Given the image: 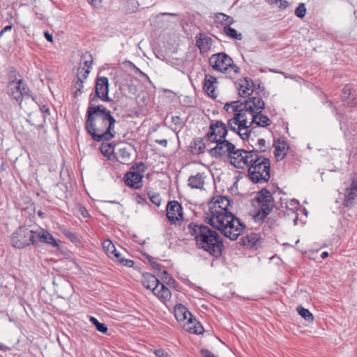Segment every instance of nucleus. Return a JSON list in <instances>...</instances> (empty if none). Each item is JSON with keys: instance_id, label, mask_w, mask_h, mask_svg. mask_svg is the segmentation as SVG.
<instances>
[{"instance_id": "nucleus-4", "label": "nucleus", "mask_w": 357, "mask_h": 357, "mask_svg": "<svg viewBox=\"0 0 357 357\" xmlns=\"http://www.w3.org/2000/svg\"><path fill=\"white\" fill-rule=\"evenodd\" d=\"M256 158L248 167V176L253 183H266L271 177L270 160L257 153Z\"/></svg>"}, {"instance_id": "nucleus-45", "label": "nucleus", "mask_w": 357, "mask_h": 357, "mask_svg": "<svg viewBox=\"0 0 357 357\" xmlns=\"http://www.w3.org/2000/svg\"><path fill=\"white\" fill-rule=\"evenodd\" d=\"M119 155L121 158L120 162L121 163L124 164L129 161L130 153L126 148L120 149L119 151Z\"/></svg>"}, {"instance_id": "nucleus-60", "label": "nucleus", "mask_w": 357, "mask_h": 357, "mask_svg": "<svg viewBox=\"0 0 357 357\" xmlns=\"http://www.w3.org/2000/svg\"><path fill=\"white\" fill-rule=\"evenodd\" d=\"M99 97L96 96V93H95V95L91 94L89 97V106H96L93 103L98 101V99Z\"/></svg>"}, {"instance_id": "nucleus-23", "label": "nucleus", "mask_w": 357, "mask_h": 357, "mask_svg": "<svg viewBox=\"0 0 357 357\" xmlns=\"http://www.w3.org/2000/svg\"><path fill=\"white\" fill-rule=\"evenodd\" d=\"M39 239L42 243H45L54 248L59 247V244L54 236L46 230L36 231V240Z\"/></svg>"}, {"instance_id": "nucleus-39", "label": "nucleus", "mask_w": 357, "mask_h": 357, "mask_svg": "<svg viewBox=\"0 0 357 357\" xmlns=\"http://www.w3.org/2000/svg\"><path fill=\"white\" fill-rule=\"evenodd\" d=\"M190 324L192 325V326H190L188 329V331H189L190 333L197 334V335H200L204 333V329L203 326H202V324L199 322H198L196 320L195 318L193 317V322H192V324Z\"/></svg>"}, {"instance_id": "nucleus-8", "label": "nucleus", "mask_w": 357, "mask_h": 357, "mask_svg": "<svg viewBox=\"0 0 357 357\" xmlns=\"http://www.w3.org/2000/svg\"><path fill=\"white\" fill-rule=\"evenodd\" d=\"M146 170L145 164L142 162L133 164L130 170L124 175L125 184L131 188L139 190L143 186V174Z\"/></svg>"}, {"instance_id": "nucleus-54", "label": "nucleus", "mask_w": 357, "mask_h": 357, "mask_svg": "<svg viewBox=\"0 0 357 357\" xmlns=\"http://www.w3.org/2000/svg\"><path fill=\"white\" fill-rule=\"evenodd\" d=\"M266 142L264 139H259L257 141V145L259 146V149H257L258 151V153H264L266 151Z\"/></svg>"}, {"instance_id": "nucleus-57", "label": "nucleus", "mask_w": 357, "mask_h": 357, "mask_svg": "<svg viewBox=\"0 0 357 357\" xmlns=\"http://www.w3.org/2000/svg\"><path fill=\"white\" fill-rule=\"evenodd\" d=\"M136 202L139 204L146 205L148 204L145 195L136 193Z\"/></svg>"}, {"instance_id": "nucleus-21", "label": "nucleus", "mask_w": 357, "mask_h": 357, "mask_svg": "<svg viewBox=\"0 0 357 357\" xmlns=\"http://www.w3.org/2000/svg\"><path fill=\"white\" fill-rule=\"evenodd\" d=\"M142 282L143 286L151 289L153 293L156 291V289L160 284V280L153 274L149 273H144L142 275Z\"/></svg>"}, {"instance_id": "nucleus-34", "label": "nucleus", "mask_w": 357, "mask_h": 357, "mask_svg": "<svg viewBox=\"0 0 357 357\" xmlns=\"http://www.w3.org/2000/svg\"><path fill=\"white\" fill-rule=\"evenodd\" d=\"M100 150L101 153L107 157L108 159H111L112 157L114 155V146H112V144L109 143H102L101 146L100 147Z\"/></svg>"}, {"instance_id": "nucleus-43", "label": "nucleus", "mask_w": 357, "mask_h": 357, "mask_svg": "<svg viewBox=\"0 0 357 357\" xmlns=\"http://www.w3.org/2000/svg\"><path fill=\"white\" fill-rule=\"evenodd\" d=\"M83 83H84V81L82 79V77L79 76H77V80L73 85V88H74L75 89V91H74V96H73L74 98H76L79 94H81L82 93V90L84 88Z\"/></svg>"}, {"instance_id": "nucleus-9", "label": "nucleus", "mask_w": 357, "mask_h": 357, "mask_svg": "<svg viewBox=\"0 0 357 357\" xmlns=\"http://www.w3.org/2000/svg\"><path fill=\"white\" fill-rule=\"evenodd\" d=\"M208 141L216 144L215 146L207 150L211 156L216 159L226 155L229 159V155H232L236 149V146L227 139L218 138V139Z\"/></svg>"}, {"instance_id": "nucleus-32", "label": "nucleus", "mask_w": 357, "mask_h": 357, "mask_svg": "<svg viewBox=\"0 0 357 357\" xmlns=\"http://www.w3.org/2000/svg\"><path fill=\"white\" fill-rule=\"evenodd\" d=\"M239 114H234V117L229 119L227 121V128L230 130L234 132L235 133L238 134L239 135V133H242L243 130L238 131L239 128Z\"/></svg>"}, {"instance_id": "nucleus-31", "label": "nucleus", "mask_w": 357, "mask_h": 357, "mask_svg": "<svg viewBox=\"0 0 357 357\" xmlns=\"http://www.w3.org/2000/svg\"><path fill=\"white\" fill-rule=\"evenodd\" d=\"M243 105V102L241 100L227 102L224 105V109L229 114H235L240 111Z\"/></svg>"}, {"instance_id": "nucleus-41", "label": "nucleus", "mask_w": 357, "mask_h": 357, "mask_svg": "<svg viewBox=\"0 0 357 357\" xmlns=\"http://www.w3.org/2000/svg\"><path fill=\"white\" fill-rule=\"evenodd\" d=\"M114 261H118L121 265L126 267H132L134 265V261L131 259H126L124 257H121V254L119 252L114 255Z\"/></svg>"}, {"instance_id": "nucleus-27", "label": "nucleus", "mask_w": 357, "mask_h": 357, "mask_svg": "<svg viewBox=\"0 0 357 357\" xmlns=\"http://www.w3.org/2000/svg\"><path fill=\"white\" fill-rule=\"evenodd\" d=\"M252 116L251 124H256L259 127H267L271 124V119L266 115L262 114V112H255L251 114Z\"/></svg>"}, {"instance_id": "nucleus-37", "label": "nucleus", "mask_w": 357, "mask_h": 357, "mask_svg": "<svg viewBox=\"0 0 357 357\" xmlns=\"http://www.w3.org/2000/svg\"><path fill=\"white\" fill-rule=\"evenodd\" d=\"M224 32L231 38L238 40H241L243 38L242 34L241 33H238L235 29L231 28V25L225 26Z\"/></svg>"}, {"instance_id": "nucleus-18", "label": "nucleus", "mask_w": 357, "mask_h": 357, "mask_svg": "<svg viewBox=\"0 0 357 357\" xmlns=\"http://www.w3.org/2000/svg\"><path fill=\"white\" fill-rule=\"evenodd\" d=\"M325 103L327 104L329 107H332L333 111L335 113V114L339 116L338 120L340 121V129L344 131L345 136L349 139H351V137H350V135L354 137L356 135L355 130L352 129L350 130L351 128H349L348 124L343 121V116L341 114H340L337 107L333 105V102L332 101L327 100H326Z\"/></svg>"}, {"instance_id": "nucleus-56", "label": "nucleus", "mask_w": 357, "mask_h": 357, "mask_svg": "<svg viewBox=\"0 0 357 357\" xmlns=\"http://www.w3.org/2000/svg\"><path fill=\"white\" fill-rule=\"evenodd\" d=\"M89 73H90V70H88V69L85 70L84 68H79L77 70V76L81 77L84 81V79H86Z\"/></svg>"}, {"instance_id": "nucleus-58", "label": "nucleus", "mask_w": 357, "mask_h": 357, "mask_svg": "<svg viewBox=\"0 0 357 357\" xmlns=\"http://www.w3.org/2000/svg\"><path fill=\"white\" fill-rule=\"evenodd\" d=\"M200 353L202 357H216L213 353L206 349H202Z\"/></svg>"}, {"instance_id": "nucleus-1", "label": "nucleus", "mask_w": 357, "mask_h": 357, "mask_svg": "<svg viewBox=\"0 0 357 357\" xmlns=\"http://www.w3.org/2000/svg\"><path fill=\"white\" fill-rule=\"evenodd\" d=\"M233 200L225 196L214 197L209 206L211 216L206 222L220 231L225 237L234 241L242 234L245 225L229 211Z\"/></svg>"}, {"instance_id": "nucleus-42", "label": "nucleus", "mask_w": 357, "mask_h": 357, "mask_svg": "<svg viewBox=\"0 0 357 357\" xmlns=\"http://www.w3.org/2000/svg\"><path fill=\"white\" fill-rule=\"evenodd\" d=\"M172 122L174 125L172 130L174 132H179L185 126V123L183 119L178 116H174L172 117Z\"/></svg>"}, {"instance_id": "nucleus-22", "label": "nucleus", "mask_w": 357, "mask_h": 357, "mask_svg": "<svg viewBox=\"0 0 357 357\" xmlns=\"http://www.w3.org/2000/svg\"><path fill=\"white\" fill-rule=\"evenodd\" d=\"M357 197V183L354 178H352L351 185L346 188L344 195V205L349 206L353 204L356 197Z\"/></svg>"}, {"instance_id": "nucleus-49", "label": "nucleus", "mask_w": 357, "mask_h": 357, "mask_svg": "<svg viewBox=\"0 0 357 357\" xmlns=\"http://www.w3.org/2000/svg\"><path fill=\"white\" fill-rule=\"evenodd\" d=\"M82 59H84V65L86 67V69L89 70L91 68L93 63V57L91 54L85 52L82 56Z\"/></svg>"}, {"instance_id": "nucleus-19", "label": "nucleus", "mask_w": 357, "mask_h": 357, "mask_svg": "<svg viewBox=\"0 0 357 357\" xmlns=\"http://www.w3.org/2000/svg\"><path fill=\"white\" fill-rule=\"evenodd\" d=\"M216 83L217 78L209 74L205 75L203 89L207 95L213 99L216 98L218 96L215 92L217 88L215 86Z\"/></svg>"}, {"instance_id": "nucleus-55", "label": "nucleus", "mask_w": 357, "mask_h": 357, "mask_svg": "<svg viewBox=\"0 0 357 357\" xmlns=\"http://www.w3.org/2000/svg\"><path fill=\"white\" fill-rule=\"evenodd\" d=\"M64 236L70 239L72 242H77L78 241L77 235L75 233L71 232L68 230H64L63 231Z\"/></svg>"}, {"instance_id": "nucleus-20", "label": "nucleus", "mask_w": 357, "mask_h": 357, "mask_svg": "<svg viewBox=\"0 0 357 357\" xmlns=\"http://www.w3.org/2000/svg\"><path fill=\"white\" fill-rule=\"evenodd\" d=\"M174 315L178 321H186L188 324H192L193 315L182 304H177L174 308Z\"/></svg>"}, {"instance_id": "nucleus-61", "label": "nucleus", "mask_w": 357, "mask_h": 357, "mask_svg": "<svg viewBox=\"0 0 357 357\" xmlns=\"http://www.w3.org/2000/svg\"><path fill=\"white\" fill-rule=\"evenodd\" d=\"M13 28V24H9L6 26L3 29L0 31V38L2 37L4 33L6 31H10Z\"/></svg>"}, {"instance_id": "nucleus-48", "label": "nucleus", "mask_w": 357, "mask_h": 357, "mask_svg": "<svg viewBox=\"0 0 357 357\" xmlns=\"http://www.w3.org/2000/svg\"><path fill=\"white\" fill-rule=\"evenodd\" d=\"M306 13V8L305 6V3H301L296 8L294 11V14L296 17L299 18H303Z\"/></svg>"}, {"instance_id": "nucleus-52", "label": "nucleus", "mask_w": 357, "mask_h": 357, "mask_svg": "<svg viewBox=\"0 0 357 357\" xmlns=\"http://www.w3.org/2000/svg\"><path fill=\"white\" fill-rule=\"evenodd\" d=\"M17 73L15 68H13L9 73V86H12L19 80L17 78Z\"/></svg>"}, {"instance_id": "nucleus-5", "label": "nucleus", "mask_w": 357, "mask_h": 357, "mask_svg": "<svg viewBox=\"0 0 357 357\" xmlns=\"http://www.w3.org/2000/svg\"><path fill=\"white\" fill-rule=\"evenodd\" d=\"M254 200L257 205L253 211V218L257 222H263L275 206L274 198L268 190L263 188L257 192Z\"/></svg>"}, {"instance_id": "nucleus-7", "label": "nucleus", "mask_w": 357, "mask_h": 357, "mask_svg": "<svg viewBox=\"0 0 357 357\" xmlns=\"http://www.w3.org/2000/svg\"><path fill=\"white\" fill-rule=\"evenodd\" d=\"M36 231L30 229L25 226L20 227L10 237L11 245L16 248L22 249L30 245H34Z\"/></svg>"}, {"instance_id": "nucleus-40", "label": "nucleus", "mask_w": 357, "mask_h": 357, "mask_svg": "<svg viewBox=\"0 0 357 357\" xmlns=\"http://www.w3.org/2000/svg\"><path fill=\"white\" fill-rule=\"evenodd\" d=\"M298 313L307 321L312 322L314 320L313 314L306 308L302 306H298L296 308Z\"/></svg>"}, {"instance_id": "nucleus-2", "label": "nucleus", "mask_w": 357, "mask_h": 357, "mask_svg": "<svg viewBox=\"0 0 357 357\" xmlns=\"http://www.w3.org/2000/svg\"><path fill=\"white\" fill-rule=\"evenodd\" d=\"M116 119L105 106H89L86 114L85 129L96 142H107L115 136Z\"/></svg>"}, {"instance_id": "nucleus-64", "label": "nucleus", "mask_w": 357, "mask_h": 357, "mask_svg": "<svg viewBox=\"0 0 357 357\" xmlns=\"http://www.w3.org/2000/svg\"><path fill=\"white\" fill-rule=\"evenodd\" d=\"M40 110L42 113H45L48 115L50 114V109L47 105H42L40 107Z\"/></svg>"}, {"instance_id": "nucleus-62", "label": "nucleus", "mask_w": 357, "mask_h": 357, "mask_svg": "<svg viewBox=\"0 0 357 357\" xmlns=\"http://www.w3.org/2000/svg\"><path fill=\"white\" fill-rule=\"evenodd\" d=\"M278 4V7L280 8L284 9L288 6L289 3L286 0H280Z\"/></svg>"}, {"instance_id": "nucleus-13", "label": "nucleus", "mask_w": 357, "mask_h": 357, "mask_svg": "<svg viewBox=\"0 0 357 357\" xmlns=\"http://www.w3.org/2000/svg\"><path fill=\"white\" fill-rule=\"evenodd\" d=\"M167 217L172 225H176L183 220V208L177 201H170L167 205Z\"/></svg>"}, {"instance_id": "nucleus-15", "label": "nucleus", "mask_w": 357, "mask_h": 357, "mask_svg": "<svg viewBox=\"0 0 357 357\" xmlns=\"http://www.w3.org/2000/svg\"><path fill=\"white\" fill-rule=\"evenodd\" d=\"M262 97L250 96L248 99L243 102L244 108L249 110L250 114L255 112H263L265 109V102L261 98Z\"/></svg>"}, {"instance_id": "nucleus-59", "label": "nucleus", "mask_w": 357, "mask_h": 357, "mask_svg": "<svg viewBox=\"0 0 357 357\" xmlns=\"http://www.w3.org/2000/svg\"><path fill=\"white\" fill-rule=\"evenodd\" d=\"M157 357H167V353L165 351V350L162 349H156L154 352Z\"/></svg>"}, {"instance_id": "nucleus-14", "label": "nucleus", "mask_w": 357, "mask_h": 357, "mask_svg": "<svg viewBox=\"0 0 357 357\" xmlns=\"http://www.w3.org/2000/svg\"><path fill=\"white\" fill-rule=\"evenodd\" d=\"M95 92L96 96L102 101L109 102L108 96L109 80L106 77H98L96 81Z\"/></svg>"}, {"instance_id": "nucleus-10", "label": "nucleus", "mask_w": 357, "mask_h": 357, "mask_svg": "<svg viewBox=\"0 0 357 357\" xmlns=\"http://www.w3.org/2000/svg\"><path fill=\"white\" fill-rule=\"evenodd\" d=\"M228 134L227 125L222 121L211 120L208 130L204 135L206 140L226 139Z\"/></svg>"}, {"instance_id": "nucleus-16", "label": "nucleus", "mask_w": 357, "mask_h": 357, "mask_svg": "<svg viewBox=\"0 0 357 357\" xmlns=\"http://www.w3.org/2000/svg\"><path fill=\"white\" fill-rule=\"evenodd\" d=\"M254 86V82L249 77L239 79L237 87L238 95L243 98L250 97L255 91Z\"/></svg>"}, {"instance_id": "nucleus-50", "label": "nucleus", "mask_w": 357, "mask_h": 357, "mask_svg": "<svg viewBox=\"0 0 357 357\" xmlns=\"http://www.w3.org/2000/svg\"><path fill=\"white\" fill-rule=\"evenodd\" d=\"M102 245L107 255H110V252H116V248L111 241L107 240L102 243Z\"/></svg>"}, {"instance_id": "nucleus-29", "label": "nucleus", "mask_w": 357, "mask_h": 357, "mask_svg": "<svg viewBox=\"0 0 357 357\" xmlns=\"http://www.w3.org/2000/svg\"><path fill=\"white\" fill-rule=\"evenodd\" d=\"M204 140H206L204 137L194 139L193 144L190 146L192 154L200 155L204 153L206 146Z\"/></svg>"}, {"instance_id": "nucleus-46", "label": "nucleus", "mask_w": 357, "mask_h": 357, "mask_svg": "<svg viewBox=\"0 0 357 357\" xmlns=\"http://www.w3.org/2000/svg\"><path fill=\"white\" fill-rule=\"evenodd\" d=\"M161 275L162 276V280H164L167 284L172 286L173 287H176V284H177L176 281L167 271H163Z\"/></svg>"}, {"instance_id": "nucleus-26", "label": "nucleus", "mask_w": 357, "mask_h": 357, "mask_svg": "<svg viewBox=\"0 0 357 357\" xmlns=\"http://www.w3.org/2000/svg\"><path fill=\"white\" fill-rule=\"evenodd\" d=\"M205 178L204 173L199 172L189 177L188 185L192 189H202L205 183Z\"/></svg>"}, {"instance_id": "nucleus-3", "label": "nucleus", "mask_w": 357, "mask_h": 357, "mask_svg": "<svg viewBox=\"0 0 357 357\" xmlns=\"http://www.w3.org/2000/svg\"><path fill=\"white\" fill-rule=\"evenodd\" d=\"M188 232L195 237L197 247L207 252L215 258L222 255L224 244L218 232L208 226L190 222L188 225Z\"/></svg>"}, {"instance_id": "nucleus-30", "label": "nucleus", "mask_w": 357, "mask_h": 357, "mask_svg": "<svg viewBox=\"0 0 357 357\" xmlns=\"http://www.w3.org/2000/svg\"><path fill=\"white\" fill-rule=\"evenodd\" d=\"M159 285H160V289H156V291L153 292V294L162 302L169 301L172 296L170 290L163 283L160 282Z\"/></svg>"}, {"instance_id": "nucleus-44", "label": "nucleus", "mask_w": 357, "mask_h": 357, "mask_svg": "<svg viewBox=\"0 0 357 357\" xmlns=\"http://www.w3.org/2000/svg\"><path fill=\"white\" fill-rule=\"evenodd\" d=\"M90 321L96 326V328L98 331L102 334H105L107 332L108 329L107 326L103 323L99 322L96 317H91Z\"/></svg>"}, {"instance_id": "nucleus-51", "label": "nucleus", "mask_w": 357, "mask_h": 357, "mask_svg": "<svg viewBox=\"0 0 357 357\" xmlns=\"http://www.w3.org/2000/svg\"><path fill=\"white\" fill-rule=\"evenodd\" d=\"M146 258L149 260V264L153 269L160 271L162 266L154 260V258L149 255H146Z\"/></svg>"}, {"instance_id": "nucleus-33", "label": "nucleus", "mask_w": 357, "mask_h": 357, "mask_svg": "<svg viewBox=\"0 0 357 357\" xmlns=\"http://www.w3.org/2000/svg\"><path fill=\"white\" fill-rule=\"evenodd\" d=\"M246 112H249V110H246V108H244V105H243V107L240 109V111H238V112L236 113L240 114V117L238 119L240 121L238 128L239 132L241 130H243V129H246L247 124H248L245 114Z\"/></svg>"}, {"instance_id": "nucleus-38", "label": "nucleus", "mask_w": 357, "mask_h": 357, "mask_svg": "<svg viewBox=\"0 0 357 357\" xmlns=\"http://www.w3.org/2000/svg\"><path fill=\"white\" fill-rule=\"evenodd\" d=\"M215 17L217 21L221 24H225V26L231 25L234 23V20L225 13H217Z\"/></svg>"}, {"instance_id": "nucleus-12", "label": "nucleus", "mask_w": 357, "mask_h": 357, "mask_svg": "<svg viewBox=\"0 0 357 357\" xmlns=\"http://www.w3.org/2000/svg\"><path fill=\"white\" fill-rule=\"evenodd\" d=\"M209 64L213 70L225 73L232 64V59L225 52H219L210 57Z\"/></svg>"}, {"instance_id": "nucleus-63", "label": "nucleus", "mask_w": 357, "mask_h": 357, "mask_svg": "<svg viewBox=\"0 0 357 357\" xmlns=\"http://www.w3.org/2000/svg\"><path fill=\"white\" fill-rule=\"evenodd\" d=\"M79 211H80L81 215H82L84 218H89V217H90V215H89V212L87 211V210L86 209V208H84V207H81V208H79Z\"/></svg>"}, {"instance_id": "nucleus-17", "label": "nucleus", "mask_w": 357, "mask_h": 357, "mask_svg": "<svg viewBox=\"0 0 357 357\" xmlns=\"http://www.w3.org/2000/svg\"><path fill=\"white\" fill-rule=\"evenodd\" d=\"M196 45L201 53L207 52L213 45V39L204 33H199L195 36Z\"/></svg>"}, {"instance_id": "nucleus-25", "label": "nucleus", "mask_w": 357, "mask_h": 357, "mask_svg": "<svg viewBox=\"0 0 357 357\" xmlns=\"http://www.w3.org/2000/svg\"><path fill=\"white\" fill-rule=\"evenodd\" d=\"M342 99L344 106L354 107L356 105L355 102V96L352 93V89L348 84L344 86L342 89Z\"/></svg>"}, {"instance_id": "nucleus-6", "label": "nucleus", "mask_w": 357, "mask_h": 357, "mask_svg": "<svg viewBox=\"0 0 357 357\" xmlns=\"http://www.w3.org/2000/svg\"><path fill=\"white\" fill-rule=\"evenodd\" d=\"M257 150L252 144H249L248 149H236L232 155H229V162L237 169H245L249 166L251 161L254 162Z\"/></svg>"}, {"instance_id": "nucleus-28", "label": "nucleus", "mask_w": 357, "mask_h": 357, "mask_svg": "<svg viewBox=\"0 0 357 357\" xmlns=\"http://www.w3.org/2000/svg\"><path fill=\"white\" fill-rule=\"evenodd\" d=\"M260 238L258 234L255 233H250V234L243 236L241 238L240 243L241 245L247 246L248 248H253L259 245Z\"/></svg>"}, {"instance_id": "nucleus-35", "label": "nucleus", "mask_w": 357, "mask_h": 357, "mask_svg": "<svg viewBox=\"0 0 357 357\" xmlns=\"http://www.w3.org/2000/svg\"><path fill=\"white\" fill-rule=\"evenodd\" d=\"M123 5L126 13H133L138 8V3L136 0H123Z\"/></svg>"}, {"instance_id": "nucleus-24", "label": "nucleus", "mask_w": 357, "mask_h": 357, "mask_svg": "<svg viewBox=\"0 0 357 357\" xmlns=\"http://www.w3.org/2000/svg\"><path fill=\"white\" fill-rule=\"evenodd\" d=\"M273 146L275 148V157L278 160H282L287 155L285 152L286 147L289 148L287 142L279 138L277 140H274Z\"/></svg>"}, {"instance_id": "nucleus-36", "label": "nucleus", "mask_w": 357, "mask_h": 357, "mask_svg": "<svg viewBox=\"0 0 357 357\" xmlns=\"http://www.w3.org/2000/svg\"><path fill=\"white\" fill-rule=\"evenodd\" d=\"M252 125L253 124H251L250 121L248 124H247L246 129H243L242 133H239V136L242 139V140H248L252 137V135L256 137L255 128H252Z\"/></svg>"}, {"instance_id": "nucleus-11", "label": "nucleus", "mask_w": 357, "mask_h": 357, "mask_svg": "<svg viewBox=\"0 0 357 357\" xmlns=\"http://www.w3.org/2000/svg\"><path fill=\"white\" fill-rule=\"evenodd\" d=\"M9 87L10 92L8 93L10 96L15 100L17 102L21 103L24 96H30L33 101L38 103L36 97L31 94V90L29 89L28 85L23 81V79H20L15 83V84Z\"/></svg>"}, {"instance_id": "nucleus-47", "label": "nucleus", "mask_w": 357, "mask_h": 357, "mask_svg": "<svg viewBox=\"0 0 357 357\" xmlns=\"http://www.w3.org/2000/svg\"><path fill=\"white\" fill-rule=\"evenodd\" d=\"M255 93L258 96H261V97H264V98H266L268 96L269 93L268 92L266 91H265V88L264 86H261V84H258L257 85H256L255 84V86H253Z\"/></svg>"}, {"instance_id": "nucleus-53", "label": "nucleus", "mask_w": 357, "mask_h": 357, "mask_svg": "<svg viewBox=\"0 0 357 357\" xmlns=\"http://www.w3.org/2000/svg\"><path fill=\"white\" fill-rule=\"evenodd\" d=\"M148 196L149 197L150 201L157 206L160 205L161 197L159 194L151 195L150 192L148 193Z\"/></svg>"}]
</instances>
